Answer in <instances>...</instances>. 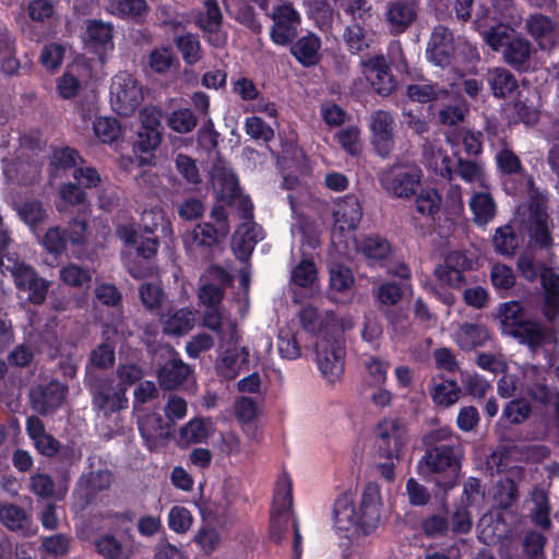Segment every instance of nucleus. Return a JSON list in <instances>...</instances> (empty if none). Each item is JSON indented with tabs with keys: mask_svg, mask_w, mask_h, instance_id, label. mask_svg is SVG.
<instances>
[{
	"mask_svg": "<svg viewBox=\"0 0 559 559\" xmlns=\"http://www.w3.org/2000/svg\"><path fill=\"white\" fill-rule=\"evenodd\" d=\"M118 326L105 324L103 330L104 342L91 353L92 364L100 369H106L115 362V344L110 341L109 334H117Z\"/></svg>",
	"mask_w": 559,
	"mask_h": 559,
	"instance_id": "obj_40",
	"label": "nucleus"
},
{
	"mask_svg": "<svg viewBox=\"0 0 559 559\" xmlns=\"http://www.w3.org/2000/svg\"><path fill=\"white\" fill-rule=\"evenodd\" d=\"M320 48L321 40L320 38L310 33L306 36L299 38L292 46L293 56L305 67H311L319 62L320 60Z\"/></svg>",
	"mask_w": 559,
	"mask_h": 559,
	"instance_id": "obj_34",
	"label": "nucleus"
},
{
	"mask_svg": "<svg viewBox=\"0 0 559 559\" xmlns=\"http://www.w3.org/2000/svg\"><path fill=\"white\" fill-rule=\"evenodd\" d=\"M532 413L531 403L524 399H513L503 408L502 416L510 424L520 425L527 420Z\"/></svg>",
	"mask_w": 559,
	"mask_h": 559,
	"instance_id": "obj_56",
	"label": "nucleus"
},
{
	"mask_svg": "<svg viewBox=\"0 0 559 559\" xmlns=\"http://www.w3.org/2000/svg\"><path fill=\"white\" fill-rule=\"evenodd\" d=\"M0 521L12 532H20L23 535L28 532L29 519L25 510L16 504L0 507Z\"/></svg>",
	"mask_w": 559,
	"mask_h": 559,
	"instance_id": "obj_42",
	"label": "nucleus"
},
{
	"mask_svg": "<svg viewBox=\"0 0 559 559\" xmlns=\"http://www.w3.org/2000/svg\"><path fill=\"white\" fill-rule=\"evenodd\" d=\"M489 338V331L480 323H463L455 332L457 345L465 350L483 346Z\"/></svg>",
	"mask_w": 559,
	"mask_h": 559,
	"instance_id": "obj_35",
	"label": "nucleus"
},
{
	"mask_svg": "<svg viewBox=\"0 0 559 559\" xmlns=\"http://www.w3.org/2000/svg\"><path fill=\"white\" fill-rule=\"evenodd\" d=\"M486 81L496 98H508L518 88L516 78L504 67L488 68Z\"/></svg>",
	"mask_w": 559,
	"mask_h": 559,
	"instance_id": "obj_27",
	"label": "nucleus"
},
{
	"mask_svg": "<svg viewBox=\"0 0 559 559\" xmlns=\"http://www.w3.org/2000/svg\"><path fill=\"white\" fill-rule=\"evenodd\" d=\"M361 525L372 526L380 519V491L376 484H368L361 496Z\"/></svg>",
	"mask_w": 559,
	"mask_h": 559,
	"instance_id": "obj_37",
	"label": "nucleus"
},
{
	"mask_svg": "<svg viewBox=\"0 0 559 559\" xmlns=\"http://www.w3.org/2000/svg\"><path fill=\"white\" fill-rule=\"evenodd\" d=\"M440 203L441 197L432 188L420 190L415 200L416 211L421 215H433L439 211Z\"/></svg>",
	"mask_w": 559,
	"mask_h": 559,
	"instance_id": "obj_62",
	"label": "nucleus"
},
{
	"mask_svg": "<svg viewBox=\"0 0 559 559\" xmlns=\"http://www.w3.org/2000/svg\"><path fill=\"white\" fill-rule=\"evenodd\" d=\"M55 13L52 0H31L27 4V15L41 26L49 25Z\"/></svg>",
	"mask_w": 559,
	"mask_h": 559,
	"instance_id": "obj_59",
	"label": "nucleus"
},
{
	"mask_svg": "<svg viewBox=\"0 0 559 559\" xmlns=\"http://www.w3.org/2000/svg\"><path fill=\"white\" fill-rule=\"evenodd\" d=\"M107 11L119 19L140 23L145 17L148 7L145 0H109Z\"/></svg>",
	"mask_w": 559,
	"mask_h": 559,
	"instance_id": "obj_36",
	"label": "nucleus"
},
{
	"mask_svg": "<svg viewBox=\"0 0 559 559\" xmlns=\"http://www.w3.org/2000/svg\"><path fill=\"white\" fill-rule=\"evenodd\" d=\"M417 0H397L388 7L386 19L393 33L406 31L417 17Z\"/></svg>",
	"mask_w": 559,
	"mask_h": 559,
	"instance_id": "obj_25",
	"label": "nucleus"
},
{
	"mask_svg": "<svg viewBox=\"0 0 559 559\" xmlns=\"http://www.w3.org/2000/svg\"><path fill=\"white\" fill-rule=\"evenodd\" d=\"M480 138V132H472L466 129L454 130L448 135L449 142L452 144L462 143L468 155H478L481 152Z\"/></svg>",
	"mask_w": 559,
	"mask_h": 559,
	"instance_id": "obj_54",
	"label": "nucleus"
},
{
	"mask_svg": "<svg viewBox=\"0 0 559 559\" xmlns=\"http://www.w3.org/2000/svg\"><path fill=\"white\" fill-rule=\"evenodd\" d=\"M68 391V385L57 379L39 382L29 389V406L40 416L53 415L66 402Z\"/></svg>",
	"mask_w": 559,
	"mask_h": 559,
	"instance_id": "obj_7",
	"label": "nucleus"
},
{
	"mask_svg": "<svg viewBox=\"0 0 559 559\" xmlns=\"http://www.w3.org/2000/svg\"><path fill=\"white\" fill-rule=\"evenodd\" d=\"M273 25L271 38L277 45L290 43L297 35V27L300 23L298 12L289 3L277 5L271 15Z\"/></svg>",
	"mask_w": 559,
	"mask_h": 559,
	"instance_id": "obj_17",
	"label": "nucleus"
},
{
	"mask_svg": "<svg viewBox=\"0 0 559 559\" xmlns=\"http://www.w3.org/2000/svg\"><path fill=\"white\" fill-rule=\"evenodd\" d=\"M407 96L418 103H428L448 96V91L437 84H411L406 90Z\"/></svg>",
	"mask_w": 559,
	"mask_h": 559,
	"instance_id": "obj_51",
	"label": "nucleus"
},
{
	"mask_svg": "<svg viewBox=\"0 0 559 559\" xmlns=\"http://www.w3.org/2000/svg\"><path fill=\"white\" fill-rule=\"evenodd\" d=\"M292 504V481L284 476L276 484L272 512L290 513Z\"/></svg>",
	"mask_w": 559,
	"mask_h": 559,
	"instance_id": "obj_57",
	"label": "nucleus"
},
{
	"mask_svg": "<svg viewBox=\"0 0 559 559\" xmlns=\"http://www.w3.org/2000/svg\"><path fill=\"white\" fill-rule=\"evenodd\" d=\"M537 49L532 41L521 34H515L508 47L502 50V61L511 69L520 73H526L534 69V59Z\"/></svg>",
	"mask_w": 559,
	"mask_h": 559,
	"instance_id": "obj_15",
	"label": "nucleus"
},
{
	"mask_svg": "<svg viewBox=\"0 0 559 559\" xmlns=\"http://www.w3.org/2000/svg\"><path fill=\"white\" fill-rule=\"evenodd\" d=\"M212 185L221 200L230 201L237 195L238 179L229 164L217 156L211 169Z\"/></svg>",
	"mask_w": 559,
	"mask_h": 559,
	"instance_id": "obj_22",
	"label": "nucleus"
},
{
	"mask_svg": "<svg viewBox=\"0 0 559 559\" xmlns=\"http://www.w3.org/2000/svg\"><path fill=\"white\" fill-rule=\"evenodd\" d=\"M423 155L425 164L429 169L450 181L452 180L451 158L440 146L426 143L423 147Z\"/></svg>",
	"mask_w": 559,
	"mask_h": 559,
	"instance_id": "obj_33",
	"label": "nucleus"
},
{
	"mask_svg": "<svg viewBox=\"0 0 559 559\" xmlns=\"http://www.w3.org/2000/svg\"><path fill=\"white\" fill-rule=\"evenodd\" d=\"M317 280V267L311 260H301L294 266L290 281L299 287H310Z\"/></svg>",
	"mask_w": 559,
	"mask_h": 559,
	"instance_id": "obj_60",
	"label": "nucleus"
},
{
	"mask_svg": "<svg viewBox=\"0 0 559 559\" xmlns=\"http://www.w3.org/2000/svg\"><path fill=\"white\" fill-rule=\"evenodd\" d=\"M301 326L312 334H323L330 337L335 331L336 319L331 311L320 312L311 305L302 307L298 313Z\"/></svg>",
	"mask_w": 559,
	"mask_h": 559,
	"instance_id": "obj_23",
	"label": "nucleus"
},
{
	"mask_svg": "<svg viewBox=\"0 0 559 559\" xmlns=\"http://www.w3.org/2000/svg\"><path fill=\"white\" fill-rule=\"evenodd\" d=\"M455 171L465 182L477 183L479 187H486V176L481 164L475 160L457 157Z\"/></svg>",
	"mask_w": 559,
	"mask_h": 559,
	"instance_id": "obj_48",
	"label": "nucleus"
},
{
	"mask_svg": "<svg viewBox=\"0 0 559 559\" xmlns=\"http://www.w3.org/2000/svg\"><path fill=\"white\" fill-rule=\"evenodd\" d=\"M492 243L496 251L500 254L513 255L519 246V239L513 228L510 225H506L497 228Z\"/></svg>",
	"mask_w": 559,
	"mask_h": 559,
	"instance_id": "obj_53",
	"label": "nucleus"
},
{
	"mask_svg": "<svg viewBox=\"0 0 559 559\" xmlns=\"http://www.w3.org/2000/svg\"><path fill=\"white\" fill-rule=\"evenodd\" d=\"M170 357L158 369L157 379L159 385L169 391L163 414L154 412L145 419V424L157 438L169 439L175 433V352L169 346Z\"/></svg>",
	"mask_w": 559,
	"mask_h": 559,
	"instance_id": "obj_2",
	"label": "nucleus"
},
{
	"mask_svg": "<svg viewBox=\"0 0 559 559\" xmlns=\"http://www.w3.org/2000/svg\"><path fill=\"white\" fill-rule=\"evenodd\" d=\"M501 147L496 153L497 167L503 175H521L524 173L520 157L504 141L500 142Z\"/></svg>",
	"mask_w": 559,
	"mask_h": 559,
	"instance_id": "obj_46",
	"label": "nucleus"
},
{
	"mask_svg": "<svg viewBox=\"0 0 559 559\" xmlns=\"http://www.w3.org/2000/svg\"><path fill=\"white\" fill-rule=\"evenodd\" d=\"M218 233L211 224L197 225L191 231L182 236L186 247L193 249L195 247H209L216 241Z\"/></svg>",
	"mask_w": 559,
	"mask_h": 559,
	"instance_id": "obj_47",
	"label": "nucleus"
},
{
	"mask_svg": "<svg viewBox=\"0 0 559 559\" xmlns=\"http://www.w3.org/2000/svg\"><path fill=\"white\" fill-rule=\"evenodd\" d=\"M394 118L390 111L376 110L370 116L371 143L381 157L394 148Z\"/></svg>",
	"mask_w": 559,
	"mask_h": 559,
	"instance_id": "obj_14",
	"label": "nucleus"
},
{
	"mask_svg": "<svg viewBox=\"0 0 559 559\" xmlns=\"http://www.w3.org/2000/svg\"><path fill=\"white\" fill-rule=\"evenodd\" d=\"M277 349L285 359L294 360L299 358L301 348L296 333L288 328L281 329L277 336Z\"/></svg>",
	"mask_w": 559,
	"mask_h": 559,
	"instance_id": "obj_52",
	"label": "nucleus"
},
{
	"mask_svg": "<svg viewBox=\"0 0 559 559\" xmlns=\"http://www.w3.org/2000/svg\"><path fill=\"white\" fill-rule=\"evenodd\" d=\"M361 218V209L358 199L350 194L346 195L336 204L334 211L335 223L342 230L355 229Z\"/></svg>",
	"mask_w": 559,
	"mask_h": 559,
	"instance_id": "obj_31",
	"label": "nucleus"
},
{
	"mask_svg": "<svg viewBox=\"0 0 559 559\" xmlns=\"http://www.w3.org/2000/svg\"><path fill=\"white\" fill-rule=\"evenodd\" d=\"M263 239L262 228L252 221L240 225L233 237V249L239 260L246 261L255 245Z\"/></svg>",
	"mask_w": 559,
	"mask_h": 559,
	"instance_id": "obj_26",
	"label": "nucleus"
},
{
	"mask_svg": "<svg viewBox=\"0 0 559 559\" xmlns=\"http://www.w3.org/2000/svg\"><path fill=\"white\" fill-rule=\"evenodd\" d=\"M202 325L216 334L221 347L236 344L239 340L237 321L223 308L204 310Z\"/></svg>",
	"mask_w": 559,
	"mask_h": 559,
	"instance_id": "obj_13",
	"label": "nucleus"
},
{
	"mask_svg": "<svg viewBox=\"0 0 559 559\" xmlns=\"http://www.w3.org/2000/svg\"><path fill=\"white\" fill-rule=\"evenodd\" d=\"M96 551L105 559H128L122 544L111 534H103L94 542Z\"/></svg>",
	"mask_w": 559,
	"mask_h": 559,
	"instance_id": "obj_50",
	"label": "nucleus"
},
{
	"mask_svg": "<svg viewBox=\"0 0 559 559\" xmlns=\"http://www.w3.org/2000/svg\"><path fill=\"white\" fill-rule=\"evenodd\" d=\"M361 67L366 79L379 95L386 96L395 88L389 62L383 55L362 60Z\"/></svg>",
	"mask_w": 559,
	"mask_h": 559,
	"instance_id": "obj_18",
	"label": "nucleus"
},
{
	"mask_svg": "<svg viewBox=\"0 0 559 559\" xmlns=\"http://www.w3.org/2000/svg\"><path fill=\"white\" fill-rule=\"evenodd\" d=\"M502 333L512 336L513 333L523 325L527 319L524 316L523 306L515 300L503 302L497 311Z\"/></svg>",
	"mask_w": 559,
	"mask_h": 559,
	"instance_id": "obj_29",
	"label": "nucleus"
},
{
	"mask_svg": "<svg viewBox=\"0 0 559 559\" xmlns=\"http://www.w3.org/2000/svg\"><path fill=\"white\" fill-rule=\"evenodd\" d=\"M19 218L27 225L33 233L47 218V210L39 200H27L15 206Z\"/></svg>",
	"mask_w": 559,
	"mask_h": 559,
	"instance_id": "obj_41",
	"label": "nucleus"
},
{
	"mask_svg": "<svg viewBox=\"0 0 559 559\" xmlns=\"http://www.w3.org/2000/svg\"><path fill=\"white\" fill-rule=\"evenodd\" d=\"M492 499L497 508H510L518 499L515 483L511 478L500 479L493 488Z\"/></svg>",
	"mask_w": 559,
	"mask_h": 559,
	"instance_id": "obj_49",
	"label": "nucleus"
},
{
	"mask_svg": "<svg viewBox=\"0 0 559 559\" xmlns=\"http://www.w3.org/2000/svg\"><path fill=\"white\" fill-rule=\"evenodd\" d=\"M177 48L189 66L195 64L202 58L201 43L197 35L187 34L177 38Z\"/></svg>",
	"mask_w": 559,
	"mask_h": 559,
	"instance_id": "obj_55",
	"label": "nucleus"
},
{
	"mask_svg": "<svg viewBox=\"0 0 559 559\" xmlns=\"http://www.w3.org/2000/svg\"><path fill=\"white\" fill-rule=\"evenodd\" d=\"M67 242L66 231L59 226L48 228L41 239L44 248L56 255L64 252Z\"/></svg>",
	"mask_w": 559,
	"mask_h": 559,
	"instance_id": "obj_64",
	"label": "nucleus"
},
{
	"mask_svg": "<svg viewBox=\"0 0 559 559\" xmlns=\"http://www.w3.org/2000/svg\"><path fill=\"white\" fill-rule=\"evenodd\" d=\"M378 180L385 193L396 199L414 197L420 186V168L408 162H396L378 174Z\"/></svg>",
	"mask_w": 559,
	"mask_h": 559,
	"instance_id": "obj_3",
	"label": "nucleus"
},
{
	"mask_svg": "<svg viewBox=\"0 0 559 559\" xmlns=\"http://www.w3.org/2000/svg\"><path fill=\"white\" fill-rule=\"evenodd\" d=\"M123 388L115 384L112 379L102 381L93 396L95 408L104 413H116L128 407V397Z\"/></svg>",
	"mask_w": 559,
	"mask_h": 559,
	"instance_id": "obj_21",
	"label": "nucleus"
},
{
	"mask_svg": "<svg viewBox=\"0 0 559 559\" xmlns=\"http://www.w3.org/2000/svg\"><path fill=\"white\" fill-rule=\"evenodd\" d=\"M55 481L46 473H36L29 477V490L43 500H49L55 496Z\"/></svg>",
	"mask_w": 559,
	"mask_h": 559,
	"instance_id": "obj_63",
	"label": "nucleus"
},
{
	"mask_svg": "<svg viewBox=\"0 0 559 559\" xmlns=\"http://www.w3.org/2000/svg\"><path fill=\"white\" fill-rule=\"evenodd\" d=\"M0 271L10 274L19 292L27 293L26 300L35 306L43 305L47 298L50 282L40 277L37 271L19 257L0 259Z\"/></svg>",
	"mask_w": 559,
	"mask_h": 559,
	"instance_id": "obj_1",
	"label": "nucleus"
},
{
	"mask_svg": "<svg viewBox=\"0 0 559 559\" xmlns=\"http://www.w3.org/2000/svg\"><path fill=\"white\" fill-rule=\"evenodd\" d=\"M471 269V261L462 251H451L442 263L438 264L433 271L437 280L450 287H461L464 280V272Z\"/></svg>",
	"mask_w": 559,
	"mask_h": 559,
	"instance_id": "obj_19",
	"label": "nucleus"
},
{
	"mask_svg": "<svg viewBox=\"0 0 559 559\" xmlns=\"http://www.w3.org/2000/svg\"><path fill=\"white\" fill-rule=\"evenodd\" d=\"M462 389L454 380L441 378L440 381L432 382L430 396L433 403L440 407H449L454 405L461 396Z\"/></svg>",
	"mask_w": 559,
	"mask_h": 559,
	"instance_id": "obj_39",
	"label": "nucleus"
},
{
	"mask_svg": "<svg viewBox=\"0 0 559 559\" xmlns=\"http://www.w3.org/2000/svg\"><path fill=\"white\" fill-rule=\"evenodd\" d=\"M522 377L527 395L540 404L551 400V391L546 383L545 372L536 365L526 364L522 367Z\"/></svg>",
	"mask_w": 559,
	"mask_h": 559,
	"instance_id": "obj_24",
	"label": "nucleus"
},
{
	"mask_svg": "<svg viewBox=\"0 0 559 559\" xmlns=\"http://www.w3.org/2000/svg\"><path fill=\"white\" fill-rule=\"evenodd\" d=\"M344 40L350 51L359 52L370 46L371 37L361 25L354 23L346 27Z\"/></svg>",
	"mask_w": 559,
	"mask_h": 559,
	"instance_id": "obj_58",
	"label": "nucleus"
},
{
	"mask_svg": "<svg viewBox=\"0 0 559 559\" xmlns=\"http://www.w3.org/2000/svg\"><path fill=\"white\" fill-rule=\"evenodd\" d=\"M60 280L71 287H82L92 281V274L78 264L69 263L61 267Z\"/></svg>",
	"mask_w": 559,
	"mask_h": 559,
	"instance_id": "obj_61",
	"label": "nucleus"
},
{
	"mask_svg": "<svg viewBox=\"0 0 559 559\" xmlns=\"http://www.w3.org/2000/svg\"><path fill=\"white\" fill-rule=\"evenodd\" d=\"M143 100V91L139 82L128 72H120L110 85V102L114 110L123 117L135 112Z\"/></svg>",
	"mask_w": 559,
	"mask_h": 559,
	"instance_id": "obj_5",
	"label": "nucleus"
},
{
	"mask_svg": "<svg viewBox=\"0 0 559 559\" xmlns=\"http://www.w3.org/2000/svg\"><path fill=\"white\" fill-rule=\"evenodd\" d=\"M515 34L516 33L510 27V25L499 23L485 29L481 33V37L492 51L502 52V50L506 49V47H508L510 41L513 39Z\"/></svg>",
	"mask_w": 559,
	"mask_h": 559,
	"instance_id": "obj_44",
	"label": "nucleus"
},
{
	"mask_svg": "<svg viewBox=\"0 0 559 559\" xmlns=\"http://www.w3.org/2000/svg\"><path fill=\"white\" fill-rule=\"evenodd\" d=\"M462 455L460 439H453V443L448 445L427 448L418 464L419 473L425 476L440 475L448 471L455 473L460 467Z\"/></svg>",
	"mask_w": 559,
	"mask_h": 559,
	"instance_id": "obj_6",
	"label": "nucleus"
},
{
	"mask_svg": "<svg viewBox=\"0 0 559 559\" xmlns=\"http://www.w3.org/2000/svg\"><path fill=\"white\" fill-rule=\"evenodd\" d=\"M521 227L531 238L542 247H548L551 242L549 235V217L546 205L540 201H533L527 206L519 209Z\"/></svg>",
	"mask_w": 559,
	"mask_h": 559,
	"instance_id": "obj_11",
	"label": "nucleus"
},
{
	"mask_svg": "<svg viewBox=\"0 0 559 559\" xmlns=\"http://www.w3.org/2000/svg\"><path fill=\"white\" fill-rule=\"evenodd\" d=\"M319 369L330 382L338 380L344 370V345L337 336L320 337L314 345Z\"/></svg>",
	"mask_w": 559,
	"mask_h": 559,
	"instance_id": "obj_9",
	"label": "nucleus"
},
{
	"mask_svg": "<svg viewBox=\"0 0 559 559\" xmlns=\"http://www.w3.org/2000/svg\"><path fill=\"white\" fill-rule=\"evenodd\" d=\"M248 364L249 350L247 347L227 348L217 365V371L225 379L231 380L247 369Z\"/></svg>",
	"mask_w": 559,
	"mask_h": 559,
	"instance_id": "obj_28",
	"label": "nucleus"
},
{
	"mask_svg": "<svg viewBox=\"0 0 559 559\" xmlns=\"http://www.w3.org/2000/svg\"><path fill=\"white\" fill-rule=\"evenodd\" d=\"M520 344L536 353L547 343H558V331L555 326L545 328L539 322L527 320L512 335Z\"/></svg>",
	"mask_w": 559,
	"mask_h": 559,
	"instance_id": "obj_20",
	"label": "nucleus"
},
{
	"mask_svg": "<svg viewBox=\"0 0 559 559\" xmlns=\"http://www.w3.org/2000/svg\"><path fill=\"white\" fill-rule=\"evenodd\" d=\"M211 419L195 417L181 427L179 435L180 440L189 445L191 443H201L210 436Z\"/></svg>",
	"mask_w": 559,
	"mask_h": 559,
	"instance_id": "obj_45",
	"label": "nucleus"
},
{
	"mask_svg": "<svg viewBox=\"0 0 559 559\" xmlns=\"http://www.w3.org/2000/svg\"><path fill=\"white\" fill-rule=\"evenodd\" d=\"M524 31L542 51L550 52L559 45V24L549 15L540 12L528 14Z\"/></svg>",
	"mask_w": 559,
	"mask_h": 559,
	"instance_id": "obj_10",
	"label": "nucleus"
},
{
	"mask_svg": "<svg viewBox=\"0 0 559 559\" xmlns=\"http://www.w3.org/2000/svg\"><path fill=\"white\" fill-rule=\"evenodd\" d=\"M96 138L104 144L118 148L122 142V127L118 119L112 117H97L93 122Z\"/></svg>",
	"mask_w": 559,
	"mask_h": 559,
	"instance_id": "obj_38",
	"label": "nucleus"
},
{
	"mask_svg": "<svg viewBox=\"0 0 559 559\" xmlns=\"http://www.w3.org/2000/svg\"><path fill=\"white\" fill-rule=\"evenodd\" d=\"M454 51L453 33L444 25L435 26L427 44V59L435 66L445 68L451 64Z\"/></svg>",
	"mask_w": 559,
	"mask_h": 559,
	"instance_id": "obj_16",
	"label": "nucleus"
},
{
	"mask_svg": "<svg viewBox=\"0 0 559 559\" xmlns=\"http://www.w3.org/2000/svg\"><path fill=\"white\" fill-rule=\"evenodd\" d=\"M335 526L341 531H348L350 527L361 524V515L355 510L354 497L345 492L335 501L333 510Z\"/></svg>",
	"mask_w": 559,
	"mask_h": 559,
	"instance_id": "obj_32",
	"label": "nucleus"
},
{
	"mask_svg": "<svg viewBox=\"0 0 559 559\" xmlns=\"http://www.w3.org/2000/svg\"><path fill=\"white\" fill-rule=\"evenodd\" d=\"M379 454L388 460L400 461L407 443V427L396 417L381 419L374 429Z\"/></svg>",
	"mask_w": 559,
	"mask_h": 559,
	"instance_id": "obj_4",
	"label": "nucleus"
},
{
	"mask_svg": "<svg viewBox=\"0 0 559 559\" xmlns=\"http://www.w3.org/2000/svg\"><path fill=\"white\" fill-rule=\"evenodd\" d=\"M357 250L370 266H376L390 257L391 246L386 239L380 236H368L359 240Z\"/></svg>",
	"mask_w": 559,
	"mask_h": 559,
	"instance_id": "obj_30",
	"label": "nucleus"
},
{
	"mask_svg": "<svg viewBox=\"0 0 559 559\" xmlns=\"http://www.w3.org/2000/svg\"><path fill=\"white\" fill-rule=\"evenodd\" d=\"M112 480V473L108 469L83 473L79 477L72 493L73 507L79 511L86 510L96 501L100 492L110 488Z\"/></svg>",
	"mask_w": 559,
	"mask_h": 559,
	"instance_id": "obj_8",
	"label": "nucleus"
},
{
	"mask_svg": "<svg viewBox=\"0 0 559 559\" xmlns=\"http://www.w3.org/2000/svg\"><path fill=\"white\" fill-rule=\"evenodd\" d=\"M114 33L112 23L99 19H88L85 21V31L81 37L85 48L103 60L105 55L115 48Z\"/></svg>",
	"mask_w": 559,
	"mask_h": 559,
	"instance_id": "obj_12",
	"label": "nucleus"
},
{
	"mask_svg": "<svg viewBox=\"0 0 559 559\" xmlns=\"http://www.w3.org/2000/svg\"><path fill=\"white\" fill-rule=\"evenodd\" d=\"M474 221L478 225H486L496 215V203L488 192H476L469 201Z\"/></svg>",
	"mask_w": 559,
	"mask_h": 559,
	"instance_id": "obj_43",
	"label": "nucleus"
}]
</instances>
